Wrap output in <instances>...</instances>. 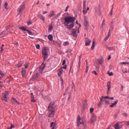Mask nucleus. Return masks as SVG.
<instances>
[{
    "mask_svg": "<svg viewBox=\"0 0 129 129\" xmlns=\"http://www.w3.org/2000/svg\"><path fill=\"white\" fill-rule=\"evenodd\" d=\"M12 101L13 102H16V103H18V104H20V103H19V102H18V101L16 100V99H15V98H12Z\"/></svg>",
    "mask_w": 129,
    "mask_h": 129,
    "instance_id": "c756f323",
    "label": "nucleus"
},
{
    "mask_svg": "<svg viewBox=\"0 0 129 129\" xmlns=\"http://www.w3.org/2000/svg\"><path fill=\"white\" fill-rule=\"evenodd\" d=\"M66 64V60L64 59L62 61V65L64 66Z\"/></svg>",
    "mask_w": 129,
    "mask_h": 129,
    "instance_id": "a18cd8bd",
    "label": "nucleus"
},
{
    "mask_svg": "<svg viewBox=\"0 0 129 129\" xmlns=\"http://www.w3.org/2000/svg\"><path fill=\"white\" fill-rule=\"evenodd\" d=\"M15 125H13V124H11V125L10 127L11 128H15Z\"/></svg>",
    "mask_w": 129,
    "mask_h": 129,
    "instance_id": "3c124183",
    "label": "nucleus"
},
{
    "mask_svg": "<svg viewBox=\"0 0 129 129\" xmlns=\"http://www.w3.org/2000/svg\"><path fill=\"white\" fill-rule=\"evenodd\" d=\"M107 49H108L109 50H112L113 49V48L111 47L108 46Z\"/></svg>",
    "mask_w": 129,
    "mask_h": 129,
    "instance_id": "603ef678",
    "label": "nucleus"
},
{
    "mask_svg": "<svg viewBox=\"0 0 129 129\" xmlns=\"http://www.w3.org/2000/svg\"><path fill=\"white\" fill-rule=\"evenodd\" d=\"M27 32H28L29 35H31V36H33V35H34V33H33V32H32L31 31H30V30H27Z\"/></svg>",
    "mask_w": 129,
    "mask_h": 129,
    "instance_id": "7c9ffc66",
    "label": "nucleus"
},
{
    "mask_svg": "<svg viewBox=\"0 0 129 129\" xmlns=\"http://www.w3.org/2000/svg\"><path fill=\"white\" fill-rule=\"evenodd\" d=\"M94 47H95V42L93 41L92 43V45L91 47V50H93L94 49Z\"/></svg>",
    "mask_w": 129,
    "mask_h": 129,
    "instance_id": "a878e982",
    "label": "nucleus"
},
{
    "mask_svg": "<svg viewBox=\"0 0 129 129\" xmlns=\"http://www.w3.org/2000/svg\"><path fill=\"white\" fill-rule=\"evenodd\" d=\"M70 6H68L66 8V10L64 11V12H67L68 11V9H69Z\"/></svg>",
    "mask_w": 129,
    "mask_h": 129,
    "instance_id": "864d4df0",
    "label": "nucleus"
},
{
    "mask_svg": "<svg viewBox=\"0 0 129 129\" xmlns=\"http://www.w3.org/2000/svg\"><path fill=\"white\" fill-rule=\"evenodd\" d=\"M72 36H73V37H77V35H76V30H75V29H73L72 30Z\"/></svg>",
    "mask_w": 129,
    "mask_h": 129,
    "instance_id": "2eb2a0df",
    "label": "nucleus"
},
{
    "mask_svg": "<svg viewBox=\"0 0 129 129\" xmlns=\"http://www.w3.org/2000/svg\"><path fill=\"white\" fill-rule=\"evenodd\" d=\"M39 76H40V75L38 73H36L33 76V79H36L38 78V77H39Z\"/></svg>",
    "mask_w": 129,
    "mask_h": 129,
    "instance_id": "5701e85b",
    "label": "nucleus"
},
{
    "mask_svg": "<svg viewBox=\"0 0 129 129\" xmlns=\"http://www.w3.org/2000/svg\"><path fill=\"white\" fill-rule=\"evenodd\" d=\"M27 25H28V26H30V25H32V22H31V21H28V22H27Z\"/></svg>",
    "mask_w": 129,
    "mask_h": 129,
    "instance_id": "c03bdc74",
    "label": "nucleus"
},
{
    "mask_svg": "<svg viewBox=\"0 0 129 129\" xmlns=\"http://www.w3.org/2000/svg\"><path fill=\"white\" fill-rule=\"evenodd\" d=\"M36 49H40V45L39 44H37L36 46Z\"/></svg>",
    "mask_w": 129,
    "mask_h": 129,
    "instance_id": "8fccbe9b",
    "label": "nucleus"
},
{
    "mask_svg": "<svg viewBox=\"0 0 129 129\" xmlns=\"http://www.w3.org/2000/svg\"><path fill=\"white\" fill-rule=\"evenodd\" d=\"M31 99H34V95H32V96H31Z\"/></svg>",
    "mask_w": 129,
    "mask_h": 129,
    "instance_id": "69168bd1",
    "label": "nucleus"
},
{
    "mask_svg": "<svg viewBox=\"0 0 129 129\" xmlns=\"http://www.w3.org/2000/svg\"><path fill=\"white\" fill-rule=\"evenodd\" d=\"M117 102H118V100H116L114 103H112L111 105H110V107H114L116 104H117Z\"/></svg>",
    "mask_w": 129,
    "mask_h": 129,
    "instance_id": "6ab92c4d",
    "label": "nucleus"
},
{
    "mask_svg": "<svg viewBox=\"0 0 129 129\" xmlns=\"http://www.w3.org/2000/svg\"><path fill=\"white\" fill-rule=\"evenodd\" d=\"M55 15H56V14H55V11H50V13L48 15V17H49V18H52V17H53V16H55Z\"/></svg>",
    "mask_w": 129,
    "mask_h": 129,
    "instance_id": "dca6fc26",
    "label": "nucleus"
},
{
    "mask_svg": "<svg viewBox=\"0 0 129 129\" xmlns=\"http://www.w3.org/2000/svg\"><path fill=\"white\" fill-rule=\"evenodd\" d=\"M31 102H36V100H35L34 98L31 99Z\"/></svg>",
    "mask_w": 129,
    "mask_h": 129,
    "instance_id": "6e6d98bb",
    "label": "nucleus"
},
{
    "mask_svg": "<svg viewBox=\"0 0 129 129\" xmlns=\"http://www.w3.org/2000/svg\"><path fill=\"white\" fill-rule=\"evenodd\" d=\"M119 64H122V65H123L124 64H126L127 65H128L129 62H128L123 61V62H120Z\"/></svg>",
    "mask_w": 129,
    "mask_h": 129,
    "instance_id": "2f4dec72",
    "label": "nucleus"
},
{
    "mask_svg": "<svg viewBox=\"0 0 129 129\" xmlns=\"http://www.w3.org/2000/svg\"><path fill=\"white\" fill-rule=\"evenodd\" d=\"M107 87L108 91H109V90H110V88H111V82H107Z\"/></svg>",
    "mask_w": 129,
    "mask_h": 129,
    "instance_id": "ddd939ff",
    "label": "nucleus"
},
{
    "mask_svg": "<svg viewBox=\"0 0 129 129\" xmlns=\"http://www.w3.org/2000/svg\"><path fill=\"white\" fill-rule=\"evenodd\" d=\"M84 26L85 27V29L87 30L89 27V22H88V18L86 16L85 17V19L84 21Z\"/></svg>",
    "mask_w": 129,
    "mask_h": 129,
    "instance_id": "39448f33",
    "label": "nucleus"
},
{
    "mask_svg": "<svg viewBox=\"0 0 129 129\" xmlns=\"http://www.w3.org/2000/svg\"><path fill=\"white\" fill-rule=\"evenodd\" d=\"M63 46H67L69 45V42L66 41V42H63Z\"/></svg>",
    "mask_w": 129,
    "mask_h": 129,
    "instance_id": "c85d7f7f",
    "label": "nucleus"
},
{
    "mask_svg": "<svg viewBox=\"0 0 129 129\" xmlns=\"http://www.w3.org/2000/svg\"><path fill=\"white\" fill-rule=\"evenodd\" d=\"M6 94L4 95V97L2 98V100L5 101V102H8V99L7 98V94H8V92L6 93Z\"/></svg>",
    "mask_w": 129,
    "mask_h": 129,
    "instance_id": "f3484780",
    "label": "nucleus"
},
{
    "mask_svg": "<svg viewBox=\"0 0 129 129\" xmlns=\"http://www.w3.org/2000/svg\"><path fill=\"white\" fill-rule=\"evenodd\" d=\"M48 12L47 11H44L43 12V15H45V14H47Z\"/></svg>",
    "mask_w": 129,
    "mask_h": 129,
    "instance_id": "bf43d9fd",
    "label": "nucleus"
},
{
    "mask_svg": "<svg viewBox=\"0 0 129 129\" xmlns=\"http://www.w3.org/2000/svg\"><path fill=\"white\" fill-rule=\"evenodd\" d=\"M123 90V86L121 85V91H122Z\"/></svg>",
    "mask_w": 129,
    "mask_h": 129,
    "instance_id": "338daca9",
    "label": "nucleus"
},
{
    "mask_svg": "<svg viewBox=\"0 0 129 129\" xmlns=\"http://www.w3.org/2000/svg\"><path fill=\"white\" fill-rule=\"evenodd\" d=\"M29 66L28 65H25V69H27Z\"/></svg>",
    "mask_w": 129,
    "mask_h": 129,
    "instance_id": "680f3d73",
    "label": "nucleus"
},
{
    "mask_svg": "<svg viewBox=\"0 0 129 129\" xmlns=\"http://www.w3.org/2000/svg\"><path fill=\"white\" fill-rule=\"evenodd\" d=\"M81 65V61L80 60L79 61V68H80Z\"/></svg>",
    "mask_w": 129,
    "mask_h": 129,
    "instance_id": "4d7b16f0",
    "label": "nucleus"
},
{
    "mask_svg": "<svg viewBox=\"0 0 129 129\" xmlns=\"http://www.w3.org/2000/svg\"><path fill=\"white\" fill-rule=\"evenodd\" d=\"M45 66H46V65L45 64H42L40 66V67L39 68L40 73H43V70H44V69H45Z\"/></svg>",
    "mask_w": 129,
    "mask_h": 129,
    "instance_id": "9b49d317",
    "label": "nucleus"
},
{
    "mask_svg": "<svg viewBox=\"0 0 129 129\" xmlns=\"http://www.w3.org/2000/svg\"><path fill=\"white\" fill-rule=\"evenodd\" d=\"M111 24H112V23H111V26L110 28V31H112L113 30V26H112V25H111Z\"/></svg>",
    "mask_w": 129,
    "mask_h": 129,
    "instance_id": "79ce46f5",
    "label": "nucleus"
},
{
    "mask_svg": "<svg viewBox=\"0 0 129 129\" xmlns=\"http://www.w3.org/2000/svg\"><path fill=\"white\" fill-rule=\"evenodd\" d=\"M23 62L19 63L18 64H17V67H18V68L21 67L22 65H23Z\"/></svg>",
    "mask_w": 129,
    "mask_h": 129,
    "instance_id": "473e14b6",
    "label": "nucleus"
},
{
    "mask_svg": "<svg viewBox=\"0 0 129 129\" xmlns=\"http://www.w3.org/2000/svg\"><path fill=\"white\" fill-rule=\"evenodd\" d=\"M24 10H25V5H21L17 10V12L18 13V16H19V15H20V14H21V13H22V12H23V11H24Z\"/></svg>",
    "mask_w": 129,
    "mask_h": 129,
    "instance_id": "0eeeda50",
    "label": "nucleus"
},
{
    "mask_svg": "<svg viewBox=\"0 0 129 129\" xmlns=\"http://www.w3.org/2000/svg\"><path fill=\"white\" fill-rule=\"evenodd\" d=\"M48 38L49 41H53V35L52 34H50L48 36Z\"/></svg>",
    "mask_w": 129,
    "mask_h": 129,
    "instance_id": "b1692460",
    "label": "nucleus"
},
{
    "mask_svg": "<svg viewBox=\"0 0 129 129\" xmlns=\"http://www.w3.org/2000/svg\"><path fill=\"white\" fill-rule=\"evenodd\" d=\"M83 104L84 105V108H86V107H87V101L85 100L83 102Z\"/></svg>",
    "mask_w": 129,
    "mask_h": 129,
    "instance_id": "4be33fe9",
    "label": "nucleus"
},
{
    "mask_svg": "<svg viewBox=\"0 0 129 129\" xmlns=\"http://www.w3.org/2000/svg\"><path fill=\"white\" fill-rule=\"evenodd\" d=\"M92 73L95 74V75H97V73L95 71H93Z\"/></svg>",
    "mask_w": 129,
    "mask_h": 129,
    "instance_id": "37998d69",
    "label": "nucleus"
},
{
    "mask_svg": "<svg viewBox=\"0 0 129 129\" xmlns=\"http://www.w3.org/2000/svg\"><path fill=\"white\" fill-rule=\"evenodd\" d=\"M38 18L42 20L43 21V23H45V21L46 20V19L45 18V16H44V15L39 14H38Z\"/></svg>",
    "mask_w": 129,
    "mask_h": 129,
    "instance_id": "9d476101",
    "label": "nucleus"
},
{
    "mask_svg": "<svg viewBox=\"0 0 129 129\" xmlns=\"http://www.w3.org/2000/svg\"><path fill=\"white\" fill-rule=\"evenodd\" d=\"M108 75L109 76H112V75H113V74L112 73V72H111L108 74Z\"/></svg>",
    "mask_w": 129,
    "mask_h": 129,
    "instance_id": "5fc2aeb1",
    "label": "nucleus"
},
{
    "mask_svg": "<svg viewBox=\"0 0 129 129\" xmlns=\"http://www.w3.org/2000/svg\"><path fill=\"white\" fill-rule=\"evenodd\" d=\"M83 13L84 14V15H86V14H87V11L86 10H84L83 11Z\"/></svg>",
    "mask_w": 129,
    "mask_h": 129,
    "instance_id": "a19ab883",
    "label": "nucleus"
},
{
    "mask_svg": "<svg viewBox=\"0 0 129 129\" xmlns=\"http://www.w3.org/2000/svg\"><path fill=\"white\" fill-rule=\"evenodd\" d=\"M54 102H51L48 106L47 111L49 113V117H53L55 114V108H54Z\"/></svg>",
    "mask_w": 129,
    "mask_h": 129,
    "instance_id": "f03ea898",
    "label": "nucleus"
},
{
    "mask_svg": "<svg viewBox=\"0 0 129 129\" xmlns=\"http://www.w3.org/2000/svg\"><path fill=\"white\" fill-rule=\"evenodd\" d=\"M88 69H89V67H87L86 69V73H87L88 72Z\"/></svg>",
    "mask_w": 129,
    "mask_h": 129,
    "instance_id": "09e8293b",
    "label": "nucleus"
},
{
    "mask_svg": "<svg viewBox=\"0 0 129 129\" xmlns=\"http://www.w3.org/2000/svg\"><path fill=\"white\" fill-rule=\"evenodd\" d=\"M21 73L23 77H26V69H22V71Z\"/></svg>",
    "mask_w": 129,
    "mask_h": 129,
    "instance_id": "a211bd4d",
    "label": "nucleus"
},
{
    "mask_svg": "<svg viewBox=\"0 0 129 129\" xmlns=\"http://www.w3.org/2000/svg\"><path fill=\"white\" fill-rule=\"evenodd\" d=\"M85 42L86 46H89V45H90V43H91V40L87 38H86L85 39Z\"/></svg>",
    "mask_w": 129,
    "mask_h": 129,
    "instance_id": "1a4fd4ad",
    "label": "nucleus"
},
{
    "mask_svg": "<svg viewBox=\"0 0 129 129\" xmlns=\"http://www.w3.org/2000/svg\"><path fill=\"white\" fill-rule=\"evenodd\" d=\"M110 59H111V56H110V55L109 56L108 60H110Z\"/></svg>",
    "mask_w": 129,
    "mask_h": 129,
    "instance_id": "0e129e2a",
    "label": "nucleus"
},
{
    "mask_svg": "<svg viewBox=\"0 0 129 129\" xmlns=\"http://www.w3.org/2000/svg\"><path fill=\"white\" fill-rule=\"evenodd\" d=\"M110 36V29H109V30L108 35L104 39L105 41H107L108 40Z\"/></svg>",
    "mask_w": 129,
    "mask_h": 129,
    "instance_id": "aec40b11",
    "label": "nucleus"
},
{
    "mask_svg": "<svg viewBox=\"0 0 129 129\" xmlns=\"http://www.w3.org/2000/svg\"><path fill=\"white\" fill-rule=\"evenodd\" d=\"M126 125H129V121L126 122Z\"/></svg>",
    "mask_w": 129,
    "mask_h": 129,
    "instance_id": "052dcab7",
    "label": "nucleus"
},
{
    "mask_svg": "<svg viewBox=\"0 0 129 129\" xmlns=\"http://www.w3.org/2000/svg\"><path fill=\"white\" fill-rule=\"evenodd\" d=\"M19 29H20L21 30H22V31H28V29H27L26 28H25V27H21L19 28Z\"/></svg>",
    "mask_w": 129,
    "mask_h": 129,
    "instance_id": "cd10ccee",
    "label": "nucleus"
},
{
    "mask_svg": "<svg viewBox=\"0 0 129 129\" xmlns=\"http://www.w3.org/2000/svg\"><path fill=\"white\" fill-rule=\"evenodd\" d=\"M52 126H55V123L54 122H52L50 124V127H52Z\"/></svg>",
    "mask_w": 129,
    "mask_h": 129,
    "instance_id": "58836bf2",
    "label": "nucleus"
},
{
    "mask_svg": "<svg viewBox=\"0 0 129 129\" xmlns=\"http://www.w3.org/2000/svg\"><path fill=\"white\" fill-rule=\"evenodd\" d=\"M49 51V49L46 47H44L42 49V56L45 61L47 58H48V51Z\"/></svg>",
    "mask_w": 129,
    "mask_h": 129,
    "instance_id": "20e7f679",
    "label": "nucleus"
},
{
    "mask_svg": "<svg viewBox=\"0 0 129 129\" xmlns=\"http://www.w3.org/2000/svg\"><path fill=\"white\" fill-rule=\"evenodd\" d=\"M96 15H97V16H100V15H101V12H100V10H96Z\"/></svg>",
    "mask_w": 129,
    "mask_h": 129,
    "instance_id": "393cba45",
    "label": "nucleus"
},
{
    "mask_svg": "<svg viewBox=\"0 0 129 129\" xmlns=\"http://www.w3.org/2000/svg\"><path fill=\"white\" fill-rule=\"evenodd\" d=\"M63 73V68H60V69L58 71V76H61L62 74Z\"/></svg>",
    "mask_w": 129,
    "mask_h": 129,
    "instance_id": "4468645a",
    "label": "nucleus"
},
{
    "mask_svg": "<svg viewBox=\"0 0 129 129\" xmlns=\"http://www.w3.org/2000/svg\"><path fill=\"white\" fill-rule=\"evenodd\" d=\"M121 127H122V125L119 123H117L115 125V129H120L121 128Z\"/></svg>",
    "mask_w": 129,
    "mask_h": 129,
    "instance_id": "f8f14e48",
    "label": "nucleus"
},
{
    "mask_svg": "<svg viewBox=\"0 0 129 129\" xmlns=\"http://www.w3.org/2000/svg\"><path fill=\"white\" fill-rule=\"evenodd\" d=\"M4 7L6 9V10H8V3H6L4 5Z\"/></svg>",
    "mask_w": 129,
    "mask_h": 129,
    "instance_id": "72a5a7b5",
    "label": "nucleus"
},
{
    "mask_svg": "<svg viewBox=\"0 0 129 129\" xmlns=\"http://www.w3.org/2000/svg\"><path fill=\"white\" fill-rule=\"evenodd\" d=\"M70 23H67L66 22H64V25L66 27H67V28L68 27V26L69 25Z\"/></svg>",
    "mask_w": 129,
    "mask_h": 129,
    "instance_id": "4c0bfd02",
    "label": "nucleus"
},
{
    "mask_svg": "<svg viewBox=\"0 0 129 129\" xmlns=\"http://www.w3.org/2000/svg\"><path fill=\"white\" fill-rule=\"evenodd\" d=\"M95 120H96V116H95L94 114H93L92 116L90 119V122L91 123H94L95 122Z\"/></svg>",
    "mask_w": 129,
    "mask_h": 129,
    "instance_id": "6e6552de",
    "label": "nucleus"
},
{
    "mask_svg": "<svg viewBox=\"0 0 129 129\" xmlns=\"http://www.w3.org/2000/svg\"><path fill=\"white\" fill-rule=\"evenodd\" d=\"M76 20V19H75V18L71 17H66L64 18V22H66V23H70H70H71L70 25H69L67 27V29L70 30V31L71 30V29H73V27L75 25L74 22H75Z\"/></svg>",
    "mask_w": 129,
    "mask_h": 129,
    "instance_id": "f257e3e1",
    "label": "nucleus"
},
{
    "mask_svg": "<svg viewBox=\"0 0 129 129\" xmlns=\"http://www.w3.org/2000/svg\"><path fill=\"white\" fill-rule=\"evenodd\" d=\"M100 103L98 104V107H101V104H104V103L102 102V99L100 98Z\"/></svg>",
    "mask_w": 129,
    "mask_h": 129,
    "instance_id": "412c9836",
    "label": "nucleus"
},
{
    "mask_svg": "<svg viewBox=\"0 0 129 129\" xmlns=\"http://www.w3.org/2000/svg\"><path fill=\"white\" fill-rule=\"evenodd\" d=\"M100 98L102 99V101L103 102H105V105H109V99H111V100H113V99H114V98L113 97H109V96H102Z\"/></svg>",
    "mask_w": 129,
    "mask_h": 129,
    "instance_id": "7ed1b4c3",
    "label": "nucleus"
},
{
    "mask_svg": "<svg viewBox=\"0 0 129 129\" xmlns=\"http://www.w3.org/2000/svg\"><path fill=\"white\" fill-rule=\"evenodd\" d=\"M112 9L113 8H112L111 12L109 13V16H112Z\"/></svg>",
    "mask_w": 129,
    "mask_h": 129,
    "instance_id": "de8ad7c7",
    "label": "nucleus"
},
{
    "mask_svg": "<svg viewBox=\"0 0 129 129\" xmlns=\"http://www.w3.org/2000/svg\"><path fill=\"white\" fill-rule=\"evenodd\" d=\"M87 12H88V11H89V7H87Z\"/></svg>",
    "mask_w": 129,
    "mask_h": 129,
    "instance_id": "774afa93",
    "label": "nucleus"
},
{
    "mask_svg": "<svg viewBox=\"0 0 129 129\" xmlns=\"http://www.w3.org/2000/svg\"><path fill=\"white\" fill-rule=\"evenodd\" d=\"M104 25H105V20H103L102 23V28H103Z\"/></svg>",
    "mask_w": 129,
    "mask_h": 129,
    "instance_id": "f704fd0d",
    "label": "nucleus"
},
{
    "mask_svg": "<svg viewBox=\"0 0 129 129\" xmlns=\"http://www.w3.org/2000/svg\"><path fill=\"white\" fill-rule=\"evenodd\" d=\"M14 44H15V45H16V46H17V47H18V46H19V43H18V42H15V43H14Z\"/></svg>",
    "mask_w": 129,
    "mask_h": 129,
    "instance_id": "13d9d810",
    "label": "nucleus"
},
{
    "mask_svg": "<svg viewBox=\"0 0 129 129\" xmlns=\"http://www.w3.org/2000/svg\"><path fill=\"white\" fill-rule=\"evenodd\" d=\"M84 121L85 120L84 119L81 118L80 115H78L77 120L78 126H79L80 124H84Z\"/></svg>",
    "mask_w": 129,
    "mask_h": 129,
    "instance_id": "423d86ee",
    "label": "nucleus"
},
{
    "mask_svg": "<svg viewBox=\"0 0 129 129\" xmlns=\"http://www.w3.org/2000/svg\"><path fill=\"white\" fill-rule=\"evenodd\" d=\"M87 2V0H84L83 2V6H84V9H85V4H86V2Z\"/></svg>",
    "mask_w": 129,
    "mask_h": 129,
    "instance_id": "e433bc0d",
    "label": "nucleus"
},
{
    "mask_svg": "<svg viewBox=\"0 0 129 129\" xmlns=\"http://www.w3.org/2000/svg\"><path fill=\"white\" fill-rule=\"evenodd\" d=\"M94 110V108H91L90 109V112L91 113H92L93 112V111Z\"/></svg>",
    "mask_w": 129,
    "mask_h": 129,
    "instance_id": "ea45409f",
    "label": "nucleus"
},
{
    "mask_svg": "<svg viewBox=\"0 0 129 129\" xmlns=\"http://www.w3.org/2000/svg\"><path fill=\"white\" fill-rule=\"evenodd\" d=\"M61 68H62V69H67V65H65L64 66L61 67Z\"/></svg>",
    "mask_w": 129,
    "mask_h": 129,
    "instance_id": "49530a36",
    "label": "nucleus"
},
{
    "mask_svg": "<svg viewBox=\"0 0 129 129\" xmlns=\"http://www.w3.org/2000/svg\"><path fill=\"white\" fill-rule=\"evenodd\" d=\"M103 62H104V60H103V58H102L99 61L98 63L101 64V66L102 67V63Z\"/></svg>",
    "mask_w": 129,
    "mask_h": 129,
    "instance_id": "bb28decb",
    "label": "nucleus"
},
{
    "mask_svg": "<svg viewBox=\"0 0 129 129\" xmlns=\"http://www.w3.org/2000/svg\"><path fill=\"white\" fill-rule=\"evenodd\" d=\"M3 51H4V48H3V47H1V52H3Z\"/></svg>",
    "mask_w": 129,
    "mask_h": 129,
    "instance_id": "e2e57ef3",
    "label": "nucleus"
},
{
    "mask_svg": "<svg viewBox=\"0 0 129 129\" xmlns=\"http://www.w3.org/2000/svg\"><path fill=\"white\" fill-rule=\"evenodd\" d=\"M49 31H51V32H52V31H53V26L50 25L49 26Z\"/></svg>",
    "mask_w": 129,
    "mask_h": 129,
    "instance_id": "c9c22d12",
    "label": "nucleus"
}]
</instances>
